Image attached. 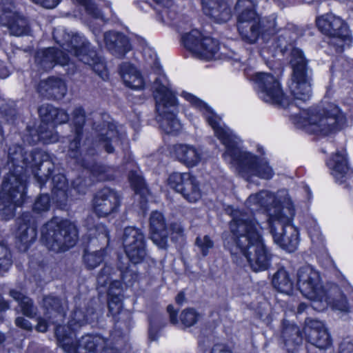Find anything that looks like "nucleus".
<instances>
[{"instance_id":"49530a36","label":"nucleus","mask_w":353,"mask_h":353,"mask_svg":"<svg viewBox=\"0 0 353 353\" xmlns=\"http://www.w3.org/2000/svg\"><path fill=\"white\" fill-rule=\"evenodd\" d=\"M50 208V198L48 194H41L35 201L33 206L34 212H46Z\"/></svg>"},{"instance_id":"393cba45","label":"nucleus","mask_w":353,"mask_h":353,"mask_svg":"<svg viewBox=\"0 0 353 353\" xmlns=\"http://www.w3.org/2000/svg\"><path fill=\"white\" fill-rule=\"evenodd\" d=\"M172 154L181 163L187 167L192 168L197 165L202 159V151L190 144H176L172 148Z\"/></svg>"},{"instance_id":"338daca9","label":"nucleus","mask_w":353,"mask_h":353,"mask_svg":"<svg viewBox=\"0 0 353 353\" xmlns=\"http://www.w3.org/2000/svg\"><path fill=\"white\" fill-rule=\"evenodd\" d=\"M149 334H150V338H152V339H154V337L152 336V327L150 328Z\"/></svg>"},{"instance_id":"4be33fe9","label":"nucleus","mask_w":353,"mask_h":353,"mask_svg":"<svg viewBox=\"0 0 353 353\" xmlns=\"http://www.w3.org/2000/svg\"><path fill=\"white\" fill-rule=\"evenodd\" d=\"M303 334L311 344L319 349H327L332 344L330 336L321 321L307 319Z\"/></svg>"},{"instance_id":"f257e3e1","label":"nucleus","mask_w":353,"mask_h":353,"mask_svg":"<svg viewBox=\"0 0 353 353\" xmlns=\"http://www.w3.org/2000/svg\"><path fill=\"white\" fill-rule=\"evenodd\" d=\"M19 145L10 146L4 177L0 191V208L6 219L14 215L15 208L20 207L26 198V173L30 170L40 185L45 183L52 175L54 165L48 160V154L36 150L27 154Z\"/></svg>"},{"instance_id":"052dcab7","label":"nucleus","mask_w":353,"mask_h":353,"mask_svg":"<svg viewBox=\"0 0 353 353\" xmlns=\"http://www.w3.org/2000/svg\"><path fill=\"white\" fill-rule=\"evenodd\" d=\"M9 76V72L1 63H0V77L2 79Z\"/></svg>"},{"instance_id":"ea45409f","label":"nucleus","mask_w":353,"mask_h":353,"mask_svg":"<svg viewBox=\"0 0 353 353\" xmlns=\"http://www.w3.org/2000/svg\"><path fill=\"white\" fill-rule=\"evenodd\" d=\"M282 334L287 347L290 346L291 343L299 344L301 342L302 337L299 336V331L298 328L293 325L285 327Z\"/></svg>"},{"instance_id":"f8f14e48","label":"nucleus","mask_w":353,"mask_h":353,"mask_svg":"<svg viewBox=\"0 0 353 353\" xmlns=\"http://www.w3.org/2000/svg\"><path fill=\"white\" fill-rule=\"evenodd\" d=\"M290 64L292 74L288 88L294 101H306L312 97V77L303 52L292 48Z\"/></svg>"},{"instance_id":"72a5a7b5","label":"nucleus","mask_w":353,"mask_h":353,"mask_svg":"<svg viewBox=\"0 0 353 353\" xmlns=\"http://www.w3.org/2000/svg\"><path fill=\"white\" fill-rule=\"evenodd\" d=\"M152 7L161 20L169 23L176 18V12L174 0H152Z\"/></svg>"},{"instance_id":"c85d7f7f","label":"nucleus","mask_w":353,"mask_h":353,"mask_svg":"<svg viewBox=\"0 0 353 353\" xmlns=\"http://www.w3.org/2000/svg\"><path fill=\"white\" fill-rule=\"evenodd\" d=\"M22 221L23 223L20 224L17 238L19 243V249L26 251L29 245L35 240L37 232L34 221L31 222L28 214L23 215Z\"/></svg>"},{"instance_id":"ddd939ff","label":"nucleus","mask_w":353,"mask_h":353,"mask_svg":"<svg viewBox=\"0 0 353 353\" xmlns=\"http://www.w3.org/2000/svg\"><path fill=\"white\" fill-rule=\"evenodd\" d=\"M248 76L254 82L256 92L263 101L283 108L293 105V101L284 95L280 81L272 74L258 72Z\"/></svg>"},{"instance_id":"c03bdc74","label":"nucleus","mask_w":353,"mask_h":353,"mask_svg":"<svg viewBox=\"0 0 353 353\" xmlns=\"http://www.w3.org/2000/svg\"><path fill=\"white\" fill-rule=\"evenodd\" d=\"M195 243L203 256H207L210 250L214 246L213 241L208 235L198 236L196 239Z\"/></svg>"},{"instance_id":"e433bc0d","label":"nucleus","mask_w":353,"mask_h":353,"mask_svg":"<svg viewBox=\"0 0 353 353\" xmlns=\"http://www.w3.org/2000/svg\"><path fill=\"white\" fill-rule=\"evenodd\" d=\"M43 303L47 308L46 318L49 319H57L55 321H52L54 323H57L59 321H62L63 318V309L59 299L53 296L46 297L43 300Z\"/></svg>"},{"instance_id":"6ab92c4d","label":"nucleus","mask_w":353,"mask_h":353,"mask_svg":"<svg viewBox=\"0 0 353 353\" xmlns=\"http://www.w3.org/2000/svg\"><path fill=\"white\" fill-rule=\"evenodd\" d=\"M14 9L12 0H0V23L8 27L12 35L27 34L29 28L26 19Z\"/></svg>"},{"instance_id":"4468645a","label":"nucleus","mask_w":353,"mask_h":353,"mask_svg":"<svg viewBox=\"0 0 353 353\" xmlns=\"http://www.w3.org/2000/svg\"><path fill=\"white\" fill-rule=\"evenodd\" d=\"M39 114L41 119L39 130L37 134H34V131H29L31 138L27 137L26 141L29 143H35L39 141L46 144L56 142L58 135L53 131L54 125L66 122L68 120L67 113L51 105L43 104L39 108Z\"/></svg>"},{"instance_id":"3c124183","label":"nucleus","mask_w":353,"mask_h":353,"mask_svg":"<svg viewBox=\"0 0 353 353\" xmlns=\"http://www.w3.org/2000/svg\"><path fill=\"white\" fill-rule=\"evenodd\" d=\"M33 3L38 4L47 9H52L57 7L61 0H30Z\"/></svg>"},{"instance_id":"a211bd4d","label":"nucleus","mask_w":353,"mask_h":353,"mask_svg":"<svg viewBox=\"0 0 353 353\" xmlns=\"http://www.w3.org/2000/svg\"><path fill=\"white\" fill-rule=\"evenodd\" d=\"M123 246L126 256L132 263H141L146 255L144 236L138 228H125Z\"/></svg>"},{"instance_id":"e2e57ef3","label":"nucleus","mask_w":353,"mask_h":353,"mask_svg":"<svg viewBox=\"0 0 353 353\" xmlns=\"http://www.w3.org/2000/svg\"><path fill=\"white\" fill-rule=\"evenodd\" d=\"M185 300V295L183 292H180L176 297V301L179 304H182Z\"/></svg>"},{"instance_id":"b1692460","label":"nucleus","mask_w":353,"mask_h":353,"mask_svg":"<svg viewBox=\"0 0 353 353\" xmlns=\"http://www.w3.org/2000/svg\"><path fill=\"white\" fill-rule=\"evenodd\" d=\"M204 14L218 23H225L232 17V11L225 0H201Z\"/></svg>"},{"instance_id":"603ef678","label":"nucleus","mask_w":353,"mask_h":353,"mask_svg":"<svg viewBox=\"0 0 353 353\" xmlns=\"http://www.w3.org/2000/svg\"><path fill=\"white\" fill-rule=\"evenodd\" d=\"M89 168L90 169L92 175L95 178L96 181H103L105 179V176L102 173L103 168L101 166L94 165Z\"/></svg>"},{"instance_id":"aec40b11","label":"nucleus","mask_w":353,"mask_h":353,"mask_svg":"<svg viewBox=\"0 0 353 353\" xmlns=\"http://www.w3.org/2000/svg\"><path fill=\"white\" fill-rule=\"evenodd\" d=\"M168 183L170 188L181 194L189 202H196L201 197L198 183L189 172L171 174L168 179Z\"/></svg>"},{"instance_id":"bb28decb","label":"nucleus","mask_w":353,"mask_h":353,"mask_svg":"<svg viewBox=\"0 0 353 353\" xmlns=\"http://www.w3.org/2000/svg\"><path fill=\"white\" fill-rule=\"evenodd\" d=\"M125 133H119L117 126L113 123H108L99 130L98 136L99 145L103 147L108 153L113 151L112 145L115 144L119 139H123Z\"/></svg>"},{"instance_id":"7ed1b4c3","label":"nucleus","mask_w":353,"mask_h":353,"mask_svg":"<svg viewBox=\"0 0 353 353\" xmlns=\"http://www.w3.org/2000/svg\"><path fill=\"white\" fill-rule=\"evenodd\" d=\"M231 216V234L224 239L225 247L230 250L236 261L245 258L251 268L263 271L270 265L272 254L266 248L263 236V228L252 214L229 207L226 210Z\"/></svg>"},{"instance_id":"bf43d9fd","label":"nucleus","mask_w":353,"mask_h":353,"mask_svg":"<svg viewBox=\"0 0 353 353\" xmlns=\"http://www.w3.org/2000/svg\"><path fill=\"white\" fill-rule=\"evenodd\" d=\"M167 310L170 314V321L174 324L178 322L176 319V312L174 311L173 306L168 305Z\"/></svg>"},{"instance_id":"f704fd0d","label":"nucleus","mask_w":353,"mask_h":353,"mask_svg":"<svg viewBox=\"0 0 353 353\" xmlns=\"http://www.w3.org/2000/svg\"><path fill=\"white\" fill-rule=\"evenodd\" d=\"M52 183H53L52 192L54 199L62 207L65 205L68 198L66 179L63 174H56L52 176Z\"/></svg>"},{"instance_id":"412c9836","label":"nucleus","mask_w":353,"mask_h":353,"mask_svg":"<svg viewBox=\"0 0 353 353\" xmlns=\"http://www.w3.org/2000/svg\"><path fill=\"white\" fill-rule=\"evenodd\" d=\"M120 203V196L117 192L104 188L96 194L92 205L97 216L105 217L116 213Z\"/></svg>"},{"instance_id":"9d476101","label":"nucleus","mask_w":353,"mask_h":353,"mask_svg":"<svg viewBox=\"0 0 353 353\" xmlns=\"http://www.w3.org/2000/svg\"><path fill=\"white\" fill-rule=\"evenodd\" d=\"M53 37L59 47L74 54L85 64L90 65L93 70L103 80L108 77V72L101 57L90 48V43L79 34H70L63 28L54 29Z\"/></svg>"},{"instance_id":"5fc2aeb1","label":"nucleus","mask_w":353,"mask_h":353,"mask_svg":"<svg viewBox=\"0 0 353 353\" xmlns=\"http://www.w3.org/2000/svg\"><path fill=\"white\" fill-rule=\"evenodd\" d=\"M15 323L17 326L27 330H31L32 328V325L30 324V323L28 321L23 319V317L17 318Z\"/></svg>"},{"instance_id":"6e6d98bb","label":"nucleus","mask_w":353,"mask_h":353,"mask_svg":"<svg viewBox=\"0 0 353 353\" xmlns=\"http://www.w3.org/2000/svg\"><path fill=\"white\" fill-rule=\"evenodd\" d=\"M211 353H232V352L225 345L216 344L212 347Z\"/></svg>"},{"instance_id":"4d7b16f0","label":"nucleus","mask_w":353,"mask_h":353,"mask_svg":"<svg viewBox=\"0 0 353 353\" xmlns=\"http://www.w3.org/2000/svg\"><path fill=\"white\" fill-rule=\"evenodd\" d=\"M339 353H353V344L350 343L342 344Z\"/></svg>"},{"instance_id":"8fccbe9b","label":"nucleus","mask_w":353,"mask_h":353,"mask_svg":"<svg viewBox=\"0 0 353 353\" xmlns=\"http://www.w3.org/2000/svg\"><path fill=\"white\" fill-rule=\"evenodd\" d=\"M121 275L122 277L123 281L127 285H132L133 281L137 279V275L132 272L131 270H126L125 271L121 270Z\"/></svg>"},{"instance_id":"a878e982","label":"nucleus","mask_w":353,"mask_h":353,"mask_svg":"<svg viewBox=\"0 0 353 353\" xmlns=\"http://www.w3.org/2000/svg\"><path fill=\"white\" fill-rule=\"evenodd\" d=\"M151 239L160 248H165L169 232L165 226L162 214L155 211L150 218Z\"/></svg>"},{"instance_id":"1a4fd4ad","label":"nucleus","mask_w":353,"mask_h":353,"mask_svg":"<svg viewBox=\"0 0 353 353\" xmlns=\"http://www.w3.org/2000/svg\"><path fill=\"white\" fill-rule=\"evenodd\" d=\"M90 322L81 310L74 311L68 325H57L55 334L59 345L66 353H99L103 349L105 339L98 335H86L81 338L78 344H74V332L81 325Z\"/></svg>"},{"instance_id":"4c0bfd02","label":"nucleus","mask_w":353,"mask_h":353,"mask_svg":"<svg viewBox=\"0 0 353 353\" xmlns=\"http://www.w3.org/2000/svg\"><path fill=\"white\" fill-rule=\"evenodd\" d=\"M272 284L278 291L290 294L293 290V283L285 269H279L274 275Z\"/></svg>"},{"instance_id":"20e7f679","label":"nucleus","mask_w":353,"mask_h":353,"mask_svg":"<svg viewBox=\"0 0 353 353\" xmlns=\"http://www.w3.org/2000/svg\"><path fill=\"white\" fill-rule=\"evenodd\" d=\"M245 207L251 211L264 210L268 213L270 231L276 245L288 252L297 249L299 232L292 225L295 208L286 190L276 194L268 190L252 194L246 200Z\"/></svg>"},{"instance_id":"a18cd8bd","label":"nucleus","mask_w":353,"mask_h":353,"mask_svg":"<svg viewBox=\"0 0 353 353\" xmlns=\"http://www.w3.org/2000/svg\"><path fill=\"white\" fill-rule=\"evenodd\" d=\"M12 265L10 253L6 246L0 243V268L7 271Z\"/></svg>"},{"instance_id":"79ce46f5","label":"nucleus","mask_w":353,"mask_h":353,"mask_svg":"<svg viewBox=\"0 0 353 353\" xmlns=\"http://www.w3.org/2000/svg\"><path fill=\"white\" fill-rule=\"evenodd\" d=\"M199 319L200 314L192 308L184 310L180 315V320L185 327L194 325Z\"/></svg>"},{"instance_id":"f3484780","label":"nucleus","mask_w":353,"mask_h":353,"mask_svg":"<svg viewBox=\"0 0 353 353\" xmlns=\"http://www.w3.org/2000/svg\"><path fill=\"white\" fill-rule=\"evenodd\" d=\"M112 270L110 266L105 265L97 276V283L101 286L110 285L108 289V295L110 296L108 302L109 311L113 316L116 317L119 314L125 315L128 314V312L122 307L121 298L122 284L119 281H112Z\"/></svg>"},{"instance_id":"6e6552de","label":"nucleus","mask_w":353,"mask_h":353,"mask_svg":"<svg viewBox=\"0 0 353 353\" xmlns=\"http://www.w3.org/2000/svg\"><path fill=\"white\" fill-rule=\"evenodd\" d=\"M292 121L299 128L309 133L327 135L341 129L346 119L340 109L330 104L324 109L311 108L303 110L299 114L292 116Z\"/></svg>"},{"instance_id":"09e8293b","label":"nucleus","mask_w":353,"mask_h":353,"mask_svg":"<svg viewBox=\"0 0 353 353\" xmlns=\"http://www.w3.org/2000/svg\"><path fill=\"white\" fill-rule=\"evenodd\" d=\"M77 2H79L81 4H83L85 6V10L88 12V13L90 15H92L93 17L96 19L102 18V15L101 12L99 10L97 7L95 6V4H93L92 3H85V0H76Z\"/></svg>"},{"instance_id":"7c9ffc66","label":"nucleus","mask_w":353,"mask_h":353,"mask_svg":"<svg viewBox=\"0 0 353 353\" xmlns=\"http://www.w3.org/2000/svg\"><path fill=\"white\" fill-rule=\"evenodd\" d=\"M38 92L47 97L56 99L63 97L67 91L65 82L57 77H50L40 82L37 88Z\"/></svg>"},{"instance_id":"37998d69","label":"nucleus","mask_w":353,"mask_h":353,"mask_svg":"<svg viewBox=\"0 0 353 353\" xmlns=\"http://www.w3.org/2000/svg\"><path fill=\"white\" fill-rule=\"evenodd\" d=\"M104 256V250L97 252H88L84 254V262L88 268L92 269L96 268L103 260Z\"/></svg>"},{"instance_id":"2eb2a0df","label":"nucleus","mask_w":353,"mask_h":353,"mask_svg":"<svg viewBox=\"0 0 353 353\" xmlns=\"http://www.w3.org/2000/svg\"><path fill=\"white\" fill-rule=\"evenodd\" d=\"M181 41L183 46L198 59L211 61L221 58L218 41L197 29L183 34Z\"/></svg>"},{"instance_id":"dca6fc26","label":"nucleus","mask_w":353,"mask_h":353,"mask_svg":"<svg viewBox=\"0 0 353 353\" xmlns=\"http://www.w3.org/2000/svg\"><path fill=\"white\" fill-rule=\"evenodd\" d=\"M316 26L324 34L331 38L330 43L336 50L341 52L345 46L352 43V37L347 24L332 14L322 15L316 19Z\"/></svg>"},{"instance_id":"473e14b6","label":"nucleus","mask_w":353,"mask_h":353,"mask_svg":"<svg viewBox=\"0 0 353 353\" xmlns=\"http://www.w3.org/2000/svg\"><path fill=\"white\" fill-rule=\"evenodd\" d=\"M72 122L74 125V137L70 143L69 155L72 158H77V149L79 144V137L81 134L82 127L85 122V113L83 110L79 107L77 108L73 114Z\"/></svg>"},{"instance_id":"0eeeda50","label":"nucleus","mask_w":353,"mask_h":353,"mask_svg":"<svg viewBox=\"0 0 353 353\" xmlns=\"http://www.w3.org/2000/svg\"><path fill=\"white\" fill-rule=\"evenodd\" d=\"M296 285L300 292L312 301L315 310L323 311L328 306L340 312H347L349 307L345 297L337 286L326 290L322 284L319 272L310 265L299 269Z\"/></svg>"},{"instance_id":"13d9d810","label":"nucleus","mask_w":353,"mask_h":353,"mask_svg":"<svg viewBox=\"0 0 353 353\" xmlns=\"http://www.w3.org/2000/svg\"><path fill=\"white\" fill-rule=\"evenodd\" d=\"M48 326V325L46 323V320L43 319H39L38 320V323L37 325V330L39 332H44L47 330Z\"/></svg>"},{"instance_id":"0e129e2a","label":"nucleus","mask_w":353,"mask_h":353,"mask_svg":"<svg viewBox=\"0 0 353 353\" xmlns=\"http://www.w3.org/2000/svg\"><path fill=\"white\" fill-rule=\"evenodd\" d=\"M307 305L305 303H300L297 308V313L298 314L303 313L305 311V310L307 308Z\"/></svg>"},{"instance_id":"39448f33","label":"nucleus","mask_w":353,"mask_h":353,"mask_svg":"<svg viewBox=\"0 0 353 353\" xmlns=\"http://www.w3.org/2000/svg\"><path fill=\"white\" fill-rule=\"evenodd\" d=\"M256 3L254 0H238L235 6L237 15V28L241 39L250 44L261 40V54L264 59H268L265 53L274 57L278 51L284 53L291 46L292 39L289 37L288 31H283L278 37L274 34L277 32L275 18L271 17L268 19H261L256 13Z\"/></svg>"},{"instance_id":"58836bf2","label":"nucleus","mask_w":353,"mask_h":353,"mask_svg":"<svg viewBox=\"0 0 353 353\" xmlns=\"http://www.w3.org/2000/svg\"><path fill=\"white\" fill-rule=\"evenodd\" d=\"M10 295L19 303L21 311L24 315L30 318L33 316L35 312L32 301L28 297L14 290L10 291Z\"/></svg>"},{"instance_id":"c756f323","label":"nucleus","mask_w":353,"mask_h":353,"mask_svg":"<svg viewBox=\"0 0 353 353\" xmlns=\"http://www.w3.org/2000/svg\"><path fill=\"white\" fill-rule=\"evenodd\" d=\"M119 72L126 86L136 90H140L145 88V80L132 64L123 63L120 66Z\"/></svg>"},{"instance_id":"69168bd1","label":"nucleus","mask_w":353,"mask_h":353,"mask_svg":"<svg viewBox=\"0 0 353 353\" xmlns=\"http://www.w3.org/2000/svg\"><path fill=\"white\" fill-rule=\"evenodd\" d=\"M8 307L7 302L0 300V310H6Z\"/></svg>"},{"instance_id":"774afa93","label":"nucleus","mask_w":353,"mask_h":353,"mask_svg":"<svg viewBox=\"0 0 353 353\" xmlns=\"http://www.w3.org/2000/svg\"><path fill=\"white\" fill-rule=\"evenodd\" d=\"M3 341V336L0 334V343L2 342Z\"/></svg>"},{"instance_id":"864d4df0","label":"nucleus","mask_w":353,"mask_h":353,"mask_svg":"<svg viewBox=\"0 0 353 353\" xmlns=\"http://www.w3.org/2000/svg\"><path fill=\"white\" fill-rule=\"evenodd\" d=\"M170 230L172 231L170 235L172 236V238L173 239H176L178 236H181L183 233V228L179 223L172 224Z\"/></svg>"},{"instance_id":"de8ad7c7","label":"nucleus","mask_w":353,"mask_h":353,"mask_svg":"<svg viewBox=\"0 0 353 353\" xmlns=\"http://www.w3.org/2000/svg\"><path fill=\"white\" fill-rule=\"evenodd\" d=\"M88 232L89 236L103 239L105 242L109 241L108 231L102 224H97L94 228H89Z\"/></svg>"},{"instance_id":"2f4dec72","label":"nucleus","mask_w":353,"mask_h":353,"mask_svg":"<svg viewBox=\"0 0 353 353\" xmlns=\"http://www.w3.org/2000/svg\"><path fill=\"white\" fill-rule=\"evenodd\" d=\"M327 165L336 181L343 183L349 171L345 152L336 153L327 161Z\"/></svg>"},{"instance_id":"cd10ccee","label":"nucleus","mask_w":353,"mask_h":353,"mask_svg":"<svg viewBox=\"0 0 353 353\" xmlns=\"http://www.w3.org/2000/svg\"><path fill=\"white\" fill-rule=\"evenodd\" d=\"M104 42L114 54L121 57L131 50L128 39L123 34L108 32L104 34Z\"/></svg>"},{"instance_id":"c9c22d12","label":"nucleus","mask_w":353,"mask_h":353,"mask_svg":"<svg viewBox=\"0 0 353 353\" xmlns=\"http://www.w3.org/2000/svg\"><path fill=\"white\" fill-rule=\"evenodd\" d=\"M129 181L136 196L141 199V208L145 209V202L148 200V190L145 187L143 178L137 172H132L129 174Z\"/></svg>"},{"instance_id":"680f3d73","label":"nucleus","mask_w":353,"mask_h":353,"mask_svg":"<svg viewBox=\"0 0 353 353\" xmlns=\"http://www.w3.org/2000/svg\"><path fill=\"white\" fill-rule=\"evenodd\" d=\"M74 190L84 193L83 187H81V183L79 181V180L74 182Z\"/></svg>"},{"instance_id":"f03ea898","label":"nucleus","mask_w":353,"mask_h":353,"mask_svg":"<svg viewBox=\"0 0 353 353\" xmlns=\"http://www.w3.org/2000/svg\"><path fill=\"white\" fill-rule=\"evenodd\" d=\"M181 96L203 114L215 136L225 146L224 161L240 176L246 181H251L254 176L267 180L273 177L274 172L268 162L248 151L243 146L241 139L206 103L185 91Z\"/></svg>"},{"instance_id":"423d86ee","label":"nucleus","mask_w":353,"mask_h":353,"mask_svg":"<svg viewBox=\"0 0 353 353\" xmlns=\"http://www.w3.org/2000/svg\"><path fill=\"white\" fill-rule=\"evenodd\" d=\"M146 61L151 65L154 74L157 76L152 89L158 114L157 121L161 128L167 134H175L181 129V124L176 117L174 112L177 107V101L170 88V84L163 73L157 54L152 50L146 48L143 52Z\"/></svg>"},{"instance_id":"5701e85b","label":"nucleus","mask_w":353,"mask_h":353,"mask_svg":"<svg viewBox=\"0 0 353 353\" xmlns=\"http://www.w3.org/2000/svg\"><path fill=\"white\" fill-rule=\"evenodd\" d=\"M35 62L39 68L48 70L53 68L56 64L68 65L69 57L58 48H49L37 52Z\"/></svg>"},{"instance_id":"9b49d317","label":"nucleus","mask_w":353,"mask_h":353,"mask_svg":"<svg viewBox=\"0 0 353 353\" xmlns=\"http://www.w3.org/2000/svg\"><path fill=\"white\" fill-rule=\"evenodd\" d=\"M41 237L49 250L55 252H65L75 245L77 230L70 221L55 217L43 227Z\"/></svg>"},{"instance_id":"a19ab883","label":"nucleus","mask_w":353,"mask_h":353,"mask_svg":"<svg viewBox=\"0 0 353 353\" xmlns=\"http://www.w3.org/2000/svg\"><path fill=\"white\" fill-rule=\"evenodd\" d=\"M308 234L314 245L319 248L324 247V239L321 234L320 228L314 221L308 228Z\"/></svg>"}]
</instances>
